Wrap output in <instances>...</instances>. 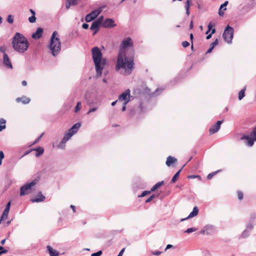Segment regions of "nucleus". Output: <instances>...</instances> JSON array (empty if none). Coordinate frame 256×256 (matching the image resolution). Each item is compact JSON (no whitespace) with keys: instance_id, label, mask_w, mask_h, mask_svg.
Masks as SVG:
<instances>
[{"instance_id":"f257e3e1","label":"nucleus","mask_w":256,"mask_h":256,"mask_svg":"<svg viewBox=\"0 0 256 256\" xmlns=\"http://www.w3.org/2000/svg\"><path fill=\"white\" fill-rule=\"evenodd\" d=\"M134 60L126 57L125 52H122L118 53L116 70V71L122 70L121 72H124L128 75L131 74L134 68Z\"/></svg>"},{"instance_id":"f03ea898","label":"nucleus","mask_w":256,"mask_h":256,"mask_svg":"<svg viewBox=\"0 0 256 256\" xmlns=\"http://www.w3.org/2000/svg\"><path fill=\"white\" fill-rule=\"evenodd\" d=\"M12 44L14 50L20 54L26 52L29 46L27 38L19 32H16L14 35Z\"/></svg>"},{"instance_id":"7ed1b4c3","label":"nucleus","mask_w":256,"mask_h":256,"mask_svg":"<svg viewBox=\"0 0 256 256\" xmlns=\"http://www.w3.org/2000/svg\"><path fill=\"white\" fill-rule=\"evenodd\" d=\"M92 52L95 65L96 75L97 77H100L102 74V70L106 64V60L104 58H102V53L98 47L93 48L92 50Z\"/></svg>"},{"instance_id":"20e7f679","label":"nucleus","mask_w":256,"mask_h":256,"mask_svg":"<svg viewBox=\"0 0 256 256\" xmlns=\"http://www.w3.org/2000/svg\"><path fill=\"white\" fill-rule=\"evenodd\" d=\"M48 48L54 56H56L60 54L61 50V42L59 34L56 31L53 32Z\"/></svg>"},{"instance_id":"39448f33","label":"nucleus","mask_w":256,"mask_h":256,"mask_svg":"<svg viewBox=\"0 0 256 256\" xmlns=\"http://www.w3.org/2000/svg\"><path fill=\"white\" fill-rule=\"evenodd\" d=\"M240 140L244 141L246 146L251 147L254 145V143L256 141V128H254L252 134V136L248 135L242 136Z\"/></svg>"},{"instance_id":"423d86ee","label":"nucleus","mask_w":256,"mask_h":256,"mask_svg":"<svg viewBox=\"0 0 256 256\" xmlns=\"http://www.w3.org/2000/svg\"><path fill=\"white\" fill-rule=\"evenodd\" d=\"M36 184V182L33 180L22 186L20 189V196H23L30 194Z\"/></svg>"},{"instance_id":"0eeeda50","label":"nucleus","mask_w":256,"mask_h":256,"mask_svg":"<svg viewBox=\"0 0 256 256\" xmlns=\"http://www.w3.org/2000/svg\"><path fill=\"white\" fill-rule=\"evenodd\" d=\"M222 36L226 42L231 44L234 36V29L228 26L224 30Z\"/></svg>"},{"instance_id":"6e6552de","label":"nucleus","mask_w":256,"mask_h":256,"mask_svg":"<svg viewBox=\"0 0 256 256\" xmlns=\"http://www.w3.org/2000/svg\"><path fill=\"white\" fill-rule=\"evenodd\" d=\"M97 96L90 91H87L84 94V99L88 105L94 104V100H96Z\"/></svg>"},{"instance_id":"1a4fd4ad","label":"nucleus","mask_w":256,"mask_h":256,"mask_svg":"<svg viewBox=\"0 0 256 256\" xmlns=\"http://www.w3.org/2000/svg\"><path fill=\"white\" fill-rule=\"evenodd\" d=\"M216 231V228L213 225L207 224L202 229L200 234L209 235L213 234Z\"/></svg>"},{"instance_id":"9d476101","label":"nucleus","mask_w":256,"mask_h":256,"mask_svg":"<svg viewBox=\"0 0 256 256\" xmlns=\"http://www.w3.org/2000/svg\"><path fill=\"white\" fill-rule=\"evenodd\" d=\"M73 135L69 132L66 133L62 140L58 144V148L64 150L65 148V144L70 138Z\"/></svg>"},{"instance_id":"9b49d317","label":"nucleus","mask_w":256,"mask_h":256,"mask_svg":"<svg viewBox=\"0 0 256 256\" xmlns=\"http://www.w3.org/2000/svg\"><path fill=\"white\" fill-rule=\"evenodd\" d=\"M132 46V39L130 38H127L122 41L119 52L122 50V52H125L124 50Z\"/></svg>"},{"instance_id":"f8f14e48","label":"nucleus","mask_w":256,"mask_h":256,"mask_svg":"<svg viewBox=\"0 0 256 256\" xmlns=\"http://www.w3.org/2000/svg\"><path fill=\"white\" fill-rule=\"evenodd\" d=\"M130 91L129 89L126 90L124 92L120 94L118 96V100L126 102L128 100V102L130 101Z\"/></svg>"},{"instance_id":"ddd939ff","label":"nucleus","mask_w":256,"mask_h":256,"mask_svg":"<svg viewBox=\"0 0 256 256\" xmlns=\"http://www.w3.org/2000/svg\"><path fill=\"white\" fill-rule=\"evenodd\" d=\"M222 122L223 120H218L216 122V124L212 126L209 129L210 134H212L216 132L220 129V125Z\"/></svg>"},{"instance_id":"4468645a","label":"nucleus","mask_w":256,"mask_h":256,"mask_svg":"<svg viewBox=\"0 0 256 256\" xmlns=\"http://www.w3.org/2000/svg\"><path fill=\"white\" fill-rule=\"evenodd\" d=\"M198 206H196L193 208V210L192 212L189 214L188 216L184 218H182L180 220V222H183L186 220H188V218H192L196 216L198 213Z\"/></svg>"},{"instance_id":"2eb2a0df","label":"nucleus","mask_w":256,"mask_h":256,"mask_svg":"<svg viewBox=\"0 0 256 256\" xmlns=\"http://www.w3.org/2000/svg\"><path fill=\"white\" fill-rule=\"evenodd\" d=\"M102 26L104 28H112L116 26L114 24V21L112 18H106Z\"/></svg>"},{"instance_id":"dca6fc26","label":"nucleus","mask_w":256,"mask_h":256,"mask_svg":"<svg viewBox=\"0 0 256 256\" xmlns=\"http://www.w3.org/2000/svg\"><path fill=\"white\" fill-rule=\"evenodd\" d=\"M3 63L8 68H12V62L9 58L8 54L4 53L3 56Z\"/></svg>"},{"instance_id":"f3484780","label":"nucleus","mask_w":256,"mask_h":256,"mask_svg":"<svg viewBox=\"0 0 256 256\" xmlns=\"http://www.w3.org/2000/svg\"><path fill=\"white\" fill-rule=\"evenodd\" d=\"M43 32V29L41 28H38L36 32L32 34V38L34 39H38L41 38Z\"/></svg>"},{"instance_id":"a211bd4d","label":"nucleus","mask_w":256,"mask_h":256,"mask_svg":"<svg viewBox=\"0 0 256 256\" xmlns=\"http://www.w3.org/2000/svg\"><path fill=\"white\" fill-rule=\"evenodd\" d=\"M16 100L18 103L22 102L23 104H28L30 102V99L26 96H22L20 98H16Z\"/></svg>"},{"instance_id":"6ab92c4d","label":"nucleus","mask_w":256,"mask_h":256,"mask_svg":"<svg viewBox=\"0 0 256 256\" xmlns=\"http://www.w3.org/2000/svg\"><path fill=\"white\" fill-rule=\"evenodd\" d=\"M81 124L80 122H78L73 125V126L68 130L69 132H70L72 135H74L76 134L78 130L80 127Z\"/></svg>"},{"instance_id":"aec40b11","label":"nucleus","mask_w":256,"mask_h":256,"mask_svg":"<svg viewBox=\"0 0 256 256\" xmlns=\"http://www.w3.org/2000/svg\"><path fill=\"white\" fill-rule=\"evenodd\" d=\"M45 199L46 197L42 194L41 192H40L36 198L32 200V202H44Z\"/></svg>"},{"instance_id":"412c9836","label":"nucleus","mask_w":256,"mask_h":256,"mask_svg":"<svg viewBox=\"0 0 256 256\" xmlns=\"http://www.w3.org/2000/svg\"><path fill=\"white\" fill-rule=\"evenodd\" d=\"M100 26V24L94 21L93 22L90 28V29L94 31L93 35L96 34L98 32L99 30Z\"/></svg>"},{"instance_id":"4be33fe9","label":"nucleus","mask_w":256,"mask_h":256,"mask_svg":"<svg viewBox=\"0 0 256 256\" xmlns=\"http://www.w3.org/2000/svg\"><path fill=\"white\" fill-rule=\"evenodd\" d=\"M47 250L50 256H59L58 252L52 248L50 246H48Z\"/></svg>"},{"instance_id":"5701e85b","label":"nucleus","mask_w":256,"mask_h":256,"mask_svg":"<svg viewBox=\"0 0 256 256\" xmlns=\"http://www.w3.org/2000/svg\"><path fill=\"white\" fill-rule=\"evenodd\" d=\"M177 160L174 157L168 156L166 160V164L168 166H170L173 163L176 162Z\"/></svg>"},{"instance_id":"b1692460","label":"nucleus","mask_w":256,"mask_h":256,"mask_svg":"<svg viewBox=\"0 0 256 256\" xmlns=\"http://www.w3.org/2000/svg\"><path fill=\"white\" fill-rule=\"evenodd\" d=\"M77 4V0H66V9H69L71 6H75Z\"/></svg>"},{"instance_id":"393cba45","label":"nucleus","mask_w":256,"mask_h":256,"mask_svg":"<svg viewBox=\"0 0 256 256\" xmlns=\"http://www.w3.org/2000/svg\"><path fill=\"white\" fill-rule=\"evenodd\" d=\"M102 12V8H101L96 10H93L91 12H90L89 14L92 16L94 17V19L96 18Z\"/></svg>"},{"instance_id":"a878e982","label":"nucleus","mask_w":256,"mask_h":256,"mask_svg":"<svg viewBox=\"0 0 256 256\" xmlns=\"http://www.w3.org/2000/svg\"><path fill=\"white\" fill-rule=\"evenodd\" d=\"M33 150L36 151L37 152L36 154V157H38L41 154H42L44 152V149L42 147H38V148H33Z\"/></svg>"},{"instance_id":"bb28decb","label":"nucleus","mask_w":256,"mask_h":256,"mask_svg":"<svg viewBox=\"0 0 256 256\" xmlns=\"http://www.w3.org/2000/svg\"><path fill=\"white\" fill-rule=\"evenodd\" d=\"M246 87L245 86L242 90H241L238 92V98L240 100H242L245 96V91Z\"/></svg>"},{"instance_id":"cd10ccee","label":"nucleus","mask_w":256,"mask_h":256,"mask_svg":"<svg viewBox=\"0 0 256 256\" xmlns=\"http://www.w3.org/2000/svg\"><path fill=\"white\" fill-rule=\"evenodd\" d=\"M163 184H164V181H162V182L156 183L151 188L150 191L154 192V191L156 190L159 188Z\"/></svg>"},{"instance_id":"c85d7f7f","label":"nucleus","mask_w":256,"mask_h":256,"mask_svg":"<svg viewBox=\"0 0 256 256\" xmlns=\"http://www.w3.org/2000/svg\"><path fill=\"white\" fill-rule=\"evenodd\" d=\"M6 121L4 119L2 118L0 119V132H2V130L6 128Z\"/></svg>"},{"instance_id":"c756f323","label":"nucleus","mask_w":256,"mask_h":256,"mask_svg":"<svg viewBox=\"0 0 256 256\" xmlns=\"http://www.w3.org/2000/svg\"><path fill=\"white\" fill-rule=\"evenodd\" d=\"M191 2L190 0H186V4H185V8L186 10V14L188 16L190 14L189 11L190 4Z\"/></svg>"},{"instance_id":"7c9ffc66","label":"nucleus","mask_w":256,"mask_h":256,"mask_svg":"<svg viewBox=\"0 0 256 256\" xmlns=\"http://www.w3.org/2000/svg\"><path fill=\"white\" fill-rule=\"evenodd\" d=\"M180 170H181V169L180 170H179L178 172H176L174 176L172 177V179L171 180V182L172 183H174V182H176L178 177L180 176Z\"/></svg>"},{"instance_id":"2f4dec72","label":"nucleus","mask_w":256,"mask_h":256,"mask_svg":"<svg viewBox=\"0 0 256 256\" xmlns=\"http://www.w3.org/2000/svg\"><path fill=\"white\" fill-rule=\"evenodd\" d=\"M82 108V103L80 102H77L76 106L75 107L74 112H78Z\"/></svg>"},{"instance_id":"473e14b6","label":"nucleus","mask_w":256,"mask_h":256,"mask_svg":"<svg viewBox=\"0 0 256 256\" xmlns=\"http://www.w3.org/2000/svg\"><path fill=\"white\" fill-rule=\"evenodd\" d=\"M250 234V232L248 230H245L242 234V238H246L248 237Z\"/></svg>"},{"instance_id":"72a5a7b5","label":"nucleus","mask_w":256,"mask_h":256,"mask_svg":"<svg viewBox=\"0 0 256 256\" xmlns=\"http://www.w3.org/2000/svg\"><path fill=\"white\" fill-rule=\"evenodd\" d=\"M6 20L9 24H12L14 22V16L11 14H9Z\"/></svg>"},{"instance_id":"f704fd0d","label":"nucleus","mask_w":256,"mask_h":256,"mask_svg":"<svg viewBox=\"0 0 256 256\" xmlns=\"http://www.w3.org/2000/svg\"><path fill=\"white\" fill-rule=\"evenodd\" d=\"M220 171H221V170H220L216 172H212L210 174H209L207 176L208 179V180L211 179L216 174H217L218 172Z\"/></svg>"},{"instance_id":"c9c22d12","label":"nucleus","mask_w":256,"mask_h":256,"mask_svg":"<svg viewBox=\"0 0 256 256\" xmlns=\"http://www.w3.org/2000/svg\"><path fill=\"white\" fill-rule=\"evenodd\" d=\"M86 21L88 22H90L94 20V17H92L89 14L86 16Z\"/></svg>"},{"instance_id":"e433bc0d","label":"nucleus","mask_w":256,"mask_h":256,"mask_svg":"<svg viewBox=\"0 0 256 256\" xmlns=\"http://www.w3.org/2000/svg\"><path fill=\"white\" fill-rule=\"evenodd\" d=\"M197 230V229L195 228H188L185 232H186V233H188V234H190V233H191V232H196V230Z\"/></svg>"},{"instance_id":"4c0bfd02","label":"nucleus","mask_w":256,"mask_h":256,"mask_svg":"<svg viewBox=\"0 0 256 256\" xmlns=\"http://www.w3.org/2000/svg\"><path fill=\"white\" fill-rule=\"evenodd\" d=\"M103 18H104L103 16H100V17L98 18L97 20H94V22L100 25L102 24V22Z\"/></svg>"},{"instance_id":"58836bf2","label":"nucleus","mask_w":256,"mask_h":256,"mask_svg":"<svg viewBox=\"0 0 256 256\" xmlns=\"http://www.w3.org/2000/svg\"><path fill=\"white\" fill-rule=\"evenodd\" d=\"M98 107H94L92 108H90L88 111L87 112V114H90V113L94 112L97 110Z\"/></svg>"},{"instance_id":"ea45409f","label":"nucleus","mask_w":256,"mask_h":256,"mask_svg":"<svg viewBox=\"0 0 256 256\" xmlns=\"http://www.w3.org/2000/svg\"><path fill=\"white\" fill-rule=\"evenodd\" d=\"M198 178V180H201V176L199 175H190V176H188V178H189V179H193V178Z\"/></svg>"},{"instance_id":"a19ab883","label":"nucleus","mask_w":256,"mask_h":256,"mask_svg":"<svg viewBox=\"0 0 256 256\" xmlns=\"http://www.w3.org/2000/svg\"><path fill=\"white\" fill-rule=\"evenodd\" d=\"M36 18L34 16H32L28 18V21L30 23H34L36 22Z\"/></svg>"},{"instance_id":"79ce46f5","label":"nucleus","mask_w":256,"mask_h":256,"mask_svg":"<svg viewBox=\"0 0 256 256\" xmlns=\"http://www.w3.org/2000/svg\"><path fill=\"white\" fill-rule=\"evenodd\" d=\"M151 192V191H147V190H145V191H144L142 194L139 196V197H144V196H145L147 195L148 194H150Z\"/></svg>"},{"instance_id":"37998d69","label":"nucleus","mask_w":256,"mask_h":256,"mask_svg":"<svg viewBox=\"0 0 256 256\" xmlns=\"http://www.w3.org/2000/svg\"><path fill=\"white\" fill-rule=\"evenodd\" d=\"M228 1H226L223 4H222L220 6V8H224V10H226V6L228 5Z\"/></svg>"},{"instance_id":"c03bdc74","label":"nucleus","mask_w":256,"mask_h":256,"mask_svg":"<svg viewBox=\"0 0 256 256\" xmlns=\"http://www.w3.org/2000/svg\"><path fill=\"white\" fill-rule=\"evenodd\" d=\"M154 197H155V195L152 194L150 197H149L148 199L146 200V202L148 203V202H150Z\"/></svg>"},{"instance_id":"a18cd8bd","label":"nucleus","mask_w":256,"mask_h":256,"mask_svg":"<svg viewBox=\"0 0 256 256\" xmlns=\"http://www.w3.org/2000/svg\"><path fill=\"white\" fill-rule=\"evenodd\" d=\"M102 254V251L99 250L96 252L93 253L91 254V256H100Z\"/></svg>"},{"instance_id":"49530a36","label":"nucleus","mask_w":256,"mask_h":256,"mask_svg":"<svg viewBox=\"0 0 256 256\" xmlns=\"http://www.w3.org/2000/svg\"><path fill=\"white\" fill-rule=\"evenodd\" d=\"M8 252V250H4V248L2 246H0V255L2 254H6Z\"/></svg>"},{"instance_id":"de8ad7c7","label":"nucleus","mask_w":256,"mask_h":256,"mask_svg":"<svg viewBox=\"0 0 256 256\" xmlns=\"http://www.w3.org/2000/svg\"><path fill=\"white\" fill-rule=\"evenodd\" d=\"M218 44V39H216L214 42H212L210 46L212 47V48H214Z\"/></svg>"},{"instance_id":"09e8293b","label":"nucleus","mask_w":256,"mask_h":256,"mask_svg":"<svg viewBox=\"0 0 256 256\" xmlns=\"http://www.w3.org/2000/svg\"><path fill=\"white\" fill-rule=\"evenodd\" d=\"M238 198L240 200H242L243 198V193L242 192H238Z\"/></svg>"},{"instance_id":"8fccbe9b","label":"nucleus","mask_w":256,"mask_h":256,"mask_svg":"<svg viewBox=\"0 0 256 256\" xmlns=\"http://www.w3.org/2000/svg\"><path fill=\"white\" fill-rule=\"evenodd\" d=\"M253 228H254L253 225L251 224H247L246 230H250H250H252Z\"/></svg>"},{"instance_id":"3c124183","label":"nucleus","mask_w":256,"mask_h":256,"mask_svg":"<svg viewBox=\"0 0 256 256\" xmlns=\"http://www.w3.org/2000/svg\"><path fill=\"white\" fill-rule=\"evenodd\" d=\"M190 45V43L187 41L182 42V46L184 48H186Z\"/></svg>"},{"instance_id":"603ef678","label":"nucleus","mask_w":256,"mask_h":256,"mask_svg":"<svg viewBox=\"0 0 256 256\" xmlns=\"http://www.w3.org/2000/svg\"><path fill=\"white\" fill-rule=\"evenodd\" d=\"M128 103V100H126V102H123V106L122 107V111L124 112L126 110V105Z\"/></svg>"},{"instance_id":"864d4df0","label":"nucleus","mask_w":256,"mask_h":256,"mask_svg":"<svg viewBox=\"0 0 256 256\" xmlns=\"http://www.w3.org/2000/svg\"><path fill=\"white\" fill-rule=\"evenodd\" d=\"M43 134H44V133L42 134L40 136H39L38 138L32 144H36L40 140V139L42 138Z\"/></svg>"},{"instance_id":"5fc2aeb1","label":"nucleus","mask_w":256,"mask_h":256,"mask_svg":"<svg viewBox=\"0 0 256 256\" xmlns=\"http://www.w3.org/2000/svg\"><path fill=\"white\" fill-rule=\"evenodd\" d=\"M6 50V48L5 46H2L0 47V51L2 52H3L4 54L5 53V51Z\"/></svg>"},{"instance_id":"6e6d98bb","label":"nucleus","mask_w":256,"mask_h":256,"mask_svg":"<svg viewBox=\"0 0 256 256\" xmlns=\"http://www.w3.org/2000/svg\"><path fill=\"white\" fill-rule=\"evenodd\" d=\"M162 252L160 251H156L152 252V254L155 256H159L161 254Z\"/></svg>"},{"instance_id":"4d7b16f0","label":"nucleus","mask_w":256,"mask_h":256,"mask_svg":"<svg viewBox=\"0 0 256 256\" xmlns=\"http://www.w3.org/2000/svg\"><path fill=\"white\" fill-rule=\"evenodd\" d=\"M88 26H89L88 24L86 23H84L82 25V28L84 29H88Z\"/></svg>"},{"instance_id":"13d9d810","label":"nucleus","mask_w":256,"mask_h":256,"mask_svg":"<svg viewBox=\"0 0 256 256\" xmlns=\"http://www.w3.org/2000/svg\"><path fill=\"white\" fill-rule=\"evenodd\" d=\"M125 250V248H123L120 251V252H119V254H118V256H122Z\"/></svg>"},{"instance_id":"bf43d9fd","label":"nucleus","mask_w":256,"mask_h":256,"mask_svg":"<svg viewBox=\"0 0 256 256\" xmlns=\"http://www.w3.org/2000/svg\"><path fill=\"white\" fill-rule=\"evenodd\" d=\"M10 202H9L6 204V207L5 209H7V210H10Z\"/></svg>"},{"instance_id":"052dcab7","label":"nucleus","mask_w":256,"mask_h":256,"mask_svg":"<svg viewBox=\"0 0 256 256\" xmlns=\"http://www.w3.org/2000/svg\"><path fill=\"white\" fill-rule=\"evenodd\" d=\"M250 219L252 220H254V219L256 218V214H252L250 215Z\"/></svg>"},{"instance_id":"680f3d73","label":"nucleus","mask_w":256,"mask_h":256,"mask_svg":"<svg viewBox=\"0 0 256 256\" xmlns=\"http://www.w3.org/2000/svg\"><path fill=\"white\" fill-rule=\"evenodd\" d=\"M218 14L220 16H222L224 14V12L222 10V8H219V10H218Z\"/></svg>"},{"instance_id":"e2e57ef3","label":"nucleus","mask_w":256,"mask_h":256,"mask_svg":"<svg viewBox=\"0 0 256 256\" xmlns=\"http://www.w3.org/2000/svg\"><path fill=\"white\" fill-rule=\"evenodd\" d=\"M4 158V154L2 151H0V159L2 160Z\"/></svg>"},{"instance_id":"0e129e2a","label":"nucleus","mask_w":256,"mask_h":256,"mask_svg":"<svg viewBox=\"0 0 256 256\" xmlns=\"http://www.w3.org/2000/svg\"><path fill=\"white\" fill-rule=\"evenodd\" d=\"M212 26V22H210L208 24V32H210L211 30Z\"/></svg>"},{"instance_id":"69168bd1","label":"nucleus","mask_w":256,"mask_h":256,"mask_svg":"<svg viewBox=\"0 0 256 256\" xmlns=\"http://www.w3.org/2000/svg\"><path fill=\"white\" fill-rule=\"evenodd\" d=\"M32 150H33V148L32 149H31V150H27L26 152L23 155V156H26L30 152H32Z\"/></svg>"},{"instance_id":"338daca9","label":"nucleus","mask_w":256,"mask_h":256,"mask_svg":"<svg viewBox=\"0 0 256 256\" xmlns=\"http://www.w3.org/2000/svg\"><path fill=\"white\" fill-rule=\"evenodd\" d=\"M173 246L172 244H168L166 246V248L165 249V250H167L168 249H169L171 248H172Z\"/></svg>"},{"instance_id":"774afa93","label":"nucleus","mask_w":256,"mask_h":256,"mask_svg":"<svg viewBox=\"0 0 256 256\" xmlns=\"http://www.w3.org/2000/svg\"><path fill=\"white\" fill-rule=\"evenodd\" d=\"M30 12H31V14H32V16H35V15H36V12H34L33 10H32V9H30Z\"/></svg>"}]
</instances>
